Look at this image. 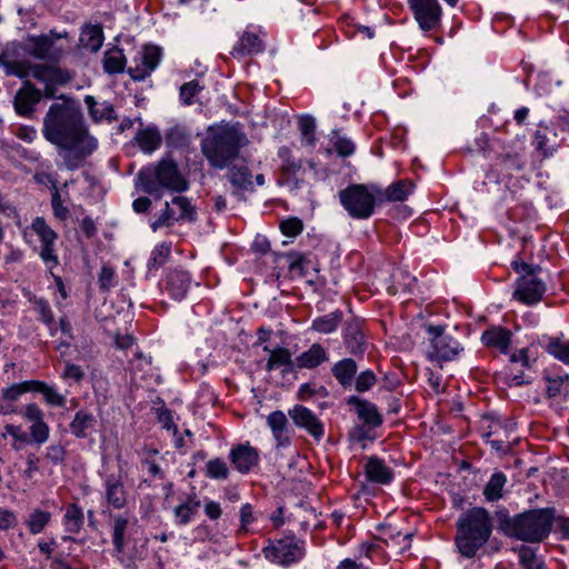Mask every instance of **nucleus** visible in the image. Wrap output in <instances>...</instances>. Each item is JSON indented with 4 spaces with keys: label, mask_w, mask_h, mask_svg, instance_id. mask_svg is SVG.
<instances>
[{
    "label": "nucleus",
    "mask_w": 569,
    "mask_h": 569,
    "mask_svg": "<svg viewBox=\"0 0 569 569\" xmlns=\"http://www.w3.org/2000/svg\"><path fill=\"white\" fill-rule=\"evenodd\" d=\"M366 475L370 481L386 485L392 479V471L376 457L366 465Z\"/></svg>",
    "instance_id": "nucleus-20"
},
{
    "label": "nucleus",
    "mask_w": 569,
    "mask_h": 569,
    "mask_svg": "<svg viewBox=\"0 0 569 569\" xmlns=\"http://www.w3.org/2000/svg\"><path fill=\"white\" fill-rule=\"evenodd\" d=\"M428 332L432 336L431 350L428 351V357L431 360H436L438 362L447 361L458 353V343L443 336L442 327L430 326L428 328Z\"/></svg>",
    "instance_id": "nucleus-9"
},
{
    "label": "nucleus",
    "mask_w": 569,
    "mask_h": 569,
    "mask_svg": "<svg viewBox=\"0 0 569 569\" xmlns=\"http://www.w3.org/2000/svg\"><path fill=\"white\" fill-rule=\"evenodd\" d=\"M128 525V520L123 517H117L114 519V527H113V542L116 546V549L120 552L123 547V536L124 531Z\"/></svg>",
    "instance_id": "nucleus-47"
},
{
    "label": "nucleus",
    "mask_w": 569,
    "mask_h": 569,
    "mask_svg": "<svg viewBox=\"0 0 569 569\" xmlns=\"http://www.w3.org/2000/svg\"><path fill=\"white\" fill-rule=\"evenodd\" d=\"M93 417L89 413L78 412L70 425L71 431L77 437H84L86 430L92 426Z\"/></svg>",
    "instance_id": "nucleus-41"
},
{
    "label": "nucleus",
    "mask_w": 569,
    "mask_h": 569,
    "mask_svg": "<svg viewBox=\"0 0 569 569\" xmlns=\"http://www.w3.org/2000/svg\"><path fill=\"white\" fill-rule=\"evenodd\" d=\"M193 219V209L187 198L177 196L172 199L171 204L166 203V210L162 216L152 223V229L168 224L170 219Z\"/></svg>",
    "instance_id": "nucleus-12"
},
{
    "label": "nucleus",
    "mask_w": 569,
    "mask_h": 569,
    "mask_svg": "<svg viewBox=\"0 0 569 569\" xmlns=\"http://www.w3.org/2000/svg\"><path fill=\"white\" fill-rule=\"evenodd\" d=\"M29 390H33V381H26V382L17 383V385L9 387L3 390L2 397L4 400L14 401L22 393H24Z\"/></svg>",
    "instance_id": "nucleus-46"
},
{
    "label": "nucleus",
    "mask_w": 569,
    "mask_h": 569,
    "mask_svg": "<svg viewBox=\"0 0 569 569\" xmlns=\"http://www.w3.org/2000/svg\"><path fill=\"white\" fill-rule=\"evenodd\" d=\"M207 475L214 479H226L229 470L227 465L220 459H213L206 465Z\"/></svg>",
    "instance_id": "nucleus-44"
},
{
    "label": "nucleus",
    "mask_w": 569,
    "mask_h": 569,
    "mask_svg": "<svg viewBox=\"0 0 569 569\" xmlns=\"http://www.w3.org/2000/svg\"><path fill=\"white\" fill-rule=\"evenodd\" d=\"M231 460L240 472H248L258 462V453L252 447L240 445L231 452Z\"/></svg>",
    "instance_id": "nucleus-16"
},
{
    "label": "nucleus",
    "mask_w": 569,
    "mask_h": 569,
    "mask_svg": "<svg viewBox=\"0 0 569 569\" xmlns=\"http://www.w3.org/2000/svg\"><path fill=\"white\" fill-rule=\"evenodd\" d=\"M499 528L508 536L523 541L539 542L543 540L552 525L553 515L550 509L530 510L510 518L505 511H498Z\"/></svg>",
    "instance_id": "nucleus-2"
},
{
    "label": "nucleus",
    "mask_w": 569,
    "mask_h": 569,
    "mask_svg": "<svg viewBox=\"0 0 569 569\" xmlns=\"http://www.w3.org/2000/svg\"><path fill=\"white\" fill-rule=\"evenodd\" d=\"M19 56V51L18 54H13L11 44L9 43L6 50L0 54V64L4 67L8 74H14L19 78H26L31 72L33 78L47 83L44 90L47 97H53V84H64L70 79L68 73L53 66H31L26 61L11 60V58Z\"/></svg>",
    "instance_id": "nucleus-5"
},
{
    "label": "nucleus",
    "mask_w": 569,
    "mask_h": 569,
    "mask_svg": "<svg viewBox=\"0 0 569 569\" xmlns=\"http://www.w3.org/2000/svg\"><path fill=\"white\" fill-rule=\"evenodd\" d=\"M7 435H10L13 440L17 439L18 442H28L27 436L22 433L20 428L17 426L7 425L2 437L6 438Z\"/></svg>",
    "instance_id": "nucleus-61"
},
{
    "label": "nucleus",
    "mask_w": 569,
    "mask_h": 569,
    "mask_svg": "<svg viewBox=\"0 0 569 569\" xmlns=\"http://www.w3.org/2000/svg\"><path fill=\"white\" fill-rule=\"evenodd\" d=\"M280 229L286 236H297L302 230V222L298 218H290L281 222Z\"/></svg>",
    "instance_id": "nucleus-50"
},
{
    "label": "nucleus",
    "mask_w": 569,
    "mask_h": 569,
    "mask_svg": "<svg viewBox=\"0 0 569 569\" xmlns=\"http://www.w3.org/2000/svg\"><path fill=\"white\" fill-rule=\"evenodd\" d=\"M309 262L310 261L306 257L300 256L297 260L290 263V270L292 272H297L299 276H303L307 273V267Z\"/></svg>",
    "instance_id": "nucleus-63"
},
{
    "label": "nucleus",
    "mask_w": 569,
    "mask_h": 569,
    "mask_svg": "<svg viewBox=\"0 0 569 569\" xmlns=\"http://www.w3.org/2000/svg\"><path fill=\"white\" fill-rule=\"evenodd\" d=\"M247 144L236 128H220L202 141V152L211 166L222 169L238 161V149Z\"/></svg>",
    "instance_id": "nucleus-4"
},
{
    "label": "nucleus",
    "mask_w": 569,
    "mask_h": 569,
    "mask_svg": "<svg viewBox=\"0 0 569 569\" xmlns=\"http://www.w3.org/2000/svg\"><path fill=\"white\" fill-rule=\"evenodd\" d=\"M289 415L297 426L306 428L313 437L320 438L323 433L322 425L306 407L296 406Z\"/></svg>",
    "instance_id": "nucleus-14"
},
{
    "label": "nucleus",
    "mask_w": 569,
    "mask_h": 569,
    "mask_svg": "<svg viewBox=\"0 0 569 569\" xmlns=\"http://www.w3.org/2000/svg\"><path fill=\"white\" fill-rule=\"evenodd\" d=\"M363 343L362 332L357 323L347 327L346 345L352 353L361 352Z\"/></svg>",
    "instance_id": "nucleus-31"
},
{
    "label": "nucleus",
    "mask_w": 569,
    "mask_h": 569,
    "mask_svg": "<svg viewBox=\"0 0 569 569\" xmlns=\"http://www.w3.org/2000/svg\"><path fill=\"white\" fill-rule=\"evenodd\" d=\"M33 390L41 392L49 405L63 407L66 403L64 397L59 395L53 388L40 381H33Z\"/></svg>",
    "instance_id": "nucleus-33"
},
{
    "label": "nucleus",
    "mask_w": 569,
    "mask_h": 569,
    "mask_svg": "<svg viewBox=\"0 0 569 569\" xmlns=\"http://www.w3.org/2000/svg\"><path fill=\"white\" fill-rule=\"evenodd\" d=\"M54 463H59L64 458V449L60 445L50 446L46 456Z\"/></svg>",
    "instance_id": "nucleus-60"
},
{
    "label": "nucleus",
    "mask_w": 569,
    "mask_h": 569,
    "mask_svg": "<svg viewBox=\"0 0 569 569\" xmlns=\"http://www.w3.org/2000/svg\"><path fill=\"white\" fill-rule=\"evenodd\" d=\"M23 416L32 423L43 420V413L40 408L33 403L26 406Z\"/></svg>",
    "instance_id": "nucleus-57"
},
{
    "label": "nucleus",
    "mask_w": 569,
    "mask_h": 569,
    "mask_svg": "<svg viewBox=\"0 0 569 569\" xmlns=\"http://www.w3.org/2000/svg\"><path fill=\"white\" fill-rule=\"evenodd\" d=\"M520 562L525 569H542L543 562L537 557L536 552L528 547L519 551Z\"/></svg>",
    "instance_id": "nucleus-43"
},
{
    "label": "nucleus",
    "mask_w": 569,
    "mask_h": 569,
    "mask_svg": "<svg viewBox=\"0 0 569 569\" xmlns=\"http://www.w3.org/2000/svg\"><path fill=\"white\" fill-rule=\"evenodd\" d=\"M166 142L176 149H187L190 146V134L182 127L176 126L166 133Z\"/></svg>",
    "instance_id": "nucleus-27"
},
{
    "label": "nucleus",
    "mask_w": 569,
    "mask_h": 569,
    "mask_svg": "<svg viewBox=\"0 0 569 569\" xmlns=\"http://www.w3.org/2000/svg\"><path fill=\"white\" fill-rule=\"evenodd\" d=\"M272 561L289 565L302 556V550L296 543L280 540L271 548Z\"/></svg>",
    "instance_id": "nucleus-15"
},
{
    "label": "nucleus",
    "mask_w": 569,
    "mask_h": 569,
    "mask_svg": "<svg viewBox=\"0 0 569 569\" xmlns=\"http://www.w3.org/2000/svg\"><path fill=\"white\" fill-rule=\"evenodd\" d=\"M262 49V42L254 33H244L236 50L240 53H256Z\"/></svg>",
    "instance_id": "nucleus-35"
},
{
    "label": "nucleus",
    "mask_w": 569,
    "mask_h": 569,
    "mask_svg": "<svg viewBox=\"0 0 569 569\" xmlns=\"http://www.w3.org/2000/svg\"><path fill=\"white\" fill-rule=\"evenodd\" d=\"M340 202L356 219H367L375 209V196L363 184H351L339 193Z\"/></svg>",
    "instance_id": "nucleus-7"
},
{
    "label": "nucleus",
    "mask_w": 569,
    "mask_h": 569,
    "mask_svg": "<svg viewBox=\"0 0 569 569\" xmlns=\"http://www.w3.org/2000/svg\"><path fill=\"white\" fill-rule=\"evenodd\" d=\"M84 102L88 106L89 113L93 120L98 121L103 118L110 120L116 118L112 116L113 107L111 104L103 103L102 109L100 110L97 108V102L92 96H87Z\"/></svg>",
    "instance_id": "nucleus-32"
},
{
    "label": "nucleus",
    "mask_w": 569,
    "mask_h": 569,
    "mask_svg": "<svg viewBox=\"0 0 569 569\" xmlns=\"http://www.w3.org/2000/svg\"><path fill=\"white\" fill-rule=\"evenodd\" d=\"M379 530L383 531V536L379 539L382 540L385 543H391L396 541V539L400 538L401 531L397 530L396 528H392L391 526L381 525L378 527Z\"/></svg>",
    "instance_id": "nucleus-55"
},
{
    "label": "nucleus",
    "mask_w": 569,
    "mask_h": 569,
    "mask_svg": "<svg viewBox=\"0 0 569 569\" xmlns=\"http://www.w3.org/2000/svg\"><path fill=\"white\" fill-rule=\"evenodd\" d=\"M156 178L158 182L170 190L183 191L188 183L178 169V164L169 158L159 162L156 169Z\"/></svg>",
    "instance_id": "nucleus-11"
},
{
    "label": "nucleus",
    "mask_w": 569,
    "mask_h": 569,
    "mask_svg": "<svg viewBox=\"0 0 569 569\" xmlns=\"http://www.w3.org/2000/svg\"><path fill=\"white\" fill-rule=\"evenodd\" d=\"M52 208L54 211V214L61 219L64 220L68 217L69 210L61 203L60 194L58 191H56L52 196Z\"/></svg>",
    "instance_id": "nucleus-58"
},
{
    "label": "nucleus",
    "mask_w": 569,
    "mask_h": 569,
    "mask_svg": "<svg viewBox=\"0 0 569 569\" xmlns=\"http://www.w3.org/2000/svg\"><path fill=\"white\" fill-rule=\"evenodd\" d=\"M124 68V57L120 50H110L104 58V69L109 73H117Z\"/></svg>",
    "instance_id": "nucleus-37"
},
{
    "label": "nucleus",
    "mask_w": 569,
    "mask_h": 569,
    "mask_svg": "<svg viewBox=\"0 0 569 569\" xmlns=\"http://www.w3.org/2000/svg\"><path fill=\"white\" fill-rule=\"evenodd\" d=\"M40 257L46 263H52L53 266L58 264V258L53 253L52 244H42Z\"/></svg>",
    "instance_id": "nucleus-64"
},
{
    "label": "nucleus",
    "mask_w": 569,
    "mask_h": 569,
    "mask_svg": "<svg viewBox=\"0 0 569 569\" xmlns=\"http://www.w3.org/2000/svg\"><path fill=\"white\" fill-rule=\"evenodd\" d=\"M134 141L143 152L151 153L159 148L162 138L157 128L148 127L137 132Z\"/></svg>",
    "instance_id": "nucleus-17"
},
{
    "label": "nucleus",
    "mask_w": 569,
    "mask_h": 569,
    "mask_svg": "<svg viewBox=\"0 0 569 569\" xmlns=\"http://www.w3.org/2000/svg\"><path fill=\"white\" fill-rule=\"evenodd\" d=\"M296 360L300 368H316L326 360V351L320 345L315 343L308 351L303 352Z\"/></svg>",
    "instance_id": "nucleus-23"
},
{
    "label": "nucleus",
    "mask_w": 569,
    "mask_h": 569,
    "mask_svg": "<svg viewBox=\"0 0 569 569\" xmlns=\"http://www.w3.org/2000/svg\"><path fill=\"white\" fill-rule=\"evenodd\" d=\"M41 99V93L29 81L17 92L14 108L19 114L27 116L33 111L34 104Z\"/></svg>",
    "instance_id": "nucleus-13"
},
{
    "label": "nucleus",
    "mask_w": 569,
    "mask_h": 569,
    "mask_svg": "<svg viewBox=\"0 0 569 569\" xmlns=\"http://www.w3.org/2000/svg\"><path fill=\"white\" fill-rule=\"evenodd\" d=\"M413 183L408 180H399L389 186L383 194L388 201H405L412 191Z\"/></svg>",
    "instance_id": "nucleus-25"
},
{
    "label": "nucleus",
    "mask_w": 569,
    "mask_h": 569,
    "mask_svg": "<svg viewBox=\"0 0 569 569\" xmlns=\"http://www.w3.org/2000/svg\"><path fill=\"white\" fill-rule=\"evenodd\" d=\"M482 341L487 347L498 348L506 353L510 345V331L503 328H491L483 332Z\"/></svg>",
    "instance_id": "nucleus-18"
},
{
    "label": "nucleus",
    "mask_w": 569,
    "mask_h": 569,
    "mask_svg": "<svg viewBox=\"0 0 569 569\" xmlns=\"http://www.w3.org/2000/svg\"><path fill=\"white\" fill-rule=\"evenodd\" d=\"M283 173L287 178V181L290 182V180L293 178L292 181V188L299 187V180L296 179L297 173L301 170V163L300 162H288L282 168Z\"/></svg>",
    "instance_id": "nucleus-53"
},
{
    "label": "nucleus",
    "mask_w": 569,
    "mask_h": 569,
    "mask_svg": "<svg viewBox=\"0 0 569 569\" xmlns=\"http://www.w3.org/2000/svg\"><path fill=\"white\" fill-rule=\"evenodd\" d=\"M113 276L114 271L112 268L108 266L102 267L101 272L99 273V283L102 290H109Z\"/></svg>",
    "instance_id": "nucleus-56"
},
{
    "label": "nucleus",
    "mask_w": 569,
    "mask_h": 569,
    "mask_svg": "<svg viewBox=\"0 0 569 569\" xmlns=\"http://www.w3.org/2000/svg\"><path fill=\"white\" fill-rule=\"evenodd\" d=\"M376 382V376L372 371H365L360 373L356 380V389L359 392H363L371 388Z\"/></svg>",
    "instance_id": "nucleus-52"
},
{
    "label": "nucleus",
    "mask_w": 569,
    "mask_h": 569,
    "mask_svg": "<svg viewBox=\"0 0 569 569\" xmlns=\"http://www.w3.org/2000/svg\"><path fill=\"white\" fill-rule=\"evenodd\" d=\"M232 164V168H231V171H230V181L233 186H237L239 188H248L249 186L252 184V181H251V172L249 171V169L247 168V166H244L243 163H231Z\"/></svg>",
    "instance_id": "nucleus-29"
},
{
    "label": "nucleus",
    "mask_w": 569,
    "mask_h": 569,
    "mask_svg": "<svg viewBox=\"0 0 569 569\" xmlns=\"http://www.w3.org/2000/svg\"><path fill=\"white\" fill-rule=\"evenodd\" d=\"M548 350L562 362L569 363V343L562 345L555 341L549 345Z\"/></svg>",
    "instance_id": "nucleus-51"
},
{
    "label": "nucleus",
    "mask_w": 569,
    "mask_h": 569,
    "mask_svg": "<svg viewBox=\"0 0 569 569\" xmlns=\"http://www.w3.org/2000/svg\"><path fill=\"white\" fill-rule=\"evenodd\" d=\"M506 483V477L502 473H495L487 486L485 487L483 495L490 500H497L502 497V488Z\"/></svg>",
    "instance_id": "nucleus-30"
},
{
    "label": "nucleus",
    "mask_w": 569,
    "mask_h": 569,
    "mask_svg": "<svg viewBox=\"0 0 569 569\" xmlns=\"http://www.w3.org/2000/svg\"><path fill=\"white\" fill-rule=\"evenodd\" d=\"M51 519V515L46 511L34 510L28 520V527L32 533H39L48 525Z\"/></svg>",
    "instance_id": "nucleus-42"
},
{
    "label": "nucleus",
    "mask_w": 569,
    "mask_h": 569,
    "mask_svg": "<svg viewBox=\"0 0 569 569\" xmlns=\"http://www.w3.org/2000/svg\"><path fill=\"white\" fill-rule=\"evenodd\" d=\"M349 403L356 405L358 417L366 423L377 427L381 425V417L375 405L363 401L357 397H351Z\"/></svg>",
    "instance_id": "nucleus-19"
},
{
    "label": "nucleus",
    "mask_w": 569,
    "mask_h": 569,
    "mask_svg": "<svg viewBox=\"0 0 569 569\" xmlns=\"http://www.w3.org/2000/svg\"><path fill=\"white\" fill-rule=\"evenodd\" d=\"M66 519L72 526L71 528H69V530L72 532H77L80 529L83 520L81 508L76 503L69 505L66 512Z\"/></svg>",
    "instance_id": "nucleus-45"
},
{
    "label": "nucleus",
    "mask_w": 569,
    "mask_h": 569,
    "mask_svg": "<svg viewBox=\"0 0 569 569\" xmlns=\"http://www.w3.org/2000/svg\"><path fill=\"white\" fill-rule=\"evenodd\" d=\"M102 40V31L98 27L86 28L80 38L82 47L91 52H97L101 48Z\"/></svg>",
    "instance_id": "nucleus-26"
},
{
    "label": "nucleus",
    "mask_w": 569,
    "mask_h": 569,
    "mask_svg": "<svg viewBox=\"0 0 569 569\" xmlns=\"http://www.w3.org/2000/svg\"><path fill=\"white\" fill-rule=\"evenodd\" d=\"M420 28L425 31L433 29L440 20L441 8L437 0H408Z\"/></svg>",
    "instance_id": "nucleus-10"
},
{
    "label": "nucleus",
    "mask_w": 569,
    "mask_h": 569,
    "mask_svg": "<svg viewBox=\"0 0 569 569\" xmlns=\"http://www.w3.org/2000/svg\"><path fill=\"white\" fill-rule=\"evenodd\" d=\"M331 141L335 148V151L340 157H349L355 152V144L351 140L341 137L337 130L332 131Z\"/></svg>",
    "instance_id": "nucleus-36"
},
{
    "label": "nucleus",
    "mask_w": 569,
    "mask_h": 569,
    "mask_svg": "<svg viewBox=\"0 0 569 569\" xmlns=\"http://www.w3.org/2000/svg\"><path fill=\"white\" fill-rule=\"evenodd\" d=\"M189 286L190 278L184 271L174 270L170 272L168 277L167 289L172 295L173 298H183Z\"/></svg>",
    "instance_id": "nucleus-21"
},
{
    "label": "nucleus",
    "mask_w": 569,
    "mask_h": 569,
    "mask_svg": "<svg viewBox=\"0 0 569 569\" xmlns=\"http://www.w3.org/2000/svg\"><path fill=\"white\" fill-rule=\"evenodd\" d=\"M263 350L270 352V358L267 362L268 371L272 370L277 366L291 365V355L287 349L278 348L276 350H269V348L266 346Z\"/></svg>",
    "instance_id": "nucleus-34"
},
{
    "label": "nucleus",
    "mask_w": 569,
    "mask_h": 569,
    "mask_svg": "<svg viewBox=\"0 0 569 569\" xmlns=\"http://www.w3.org/2000/svg\"><path fill=\"white\" fill-rule=\"evenodd\" d=\"M513 268L517 272L521 273L517 281L513 297L526 305L539 302L547 289L546 283L538 278L541 267L529 264L525 261H515Z\"/></svg>",
    "instance_id": "nucleus-6"
},
{
    "label": "nucleus",
    "mask_w": 569,
    "mask_h": 569,
    "mask_svg": "<svg viewBox=\"0 0 569 569\" xmlns=\"http://www.w3.org/2000/svg\"><path fill=\"white\" fill-rule=\"evenodd\" d=\"M30 435L34 442L41 445L49 438V427L43 420L32 423L30 427Z\"/></svg>",
    "instance_id": "nucleus-48"
},
{
    "label": "nucleus",
    "mask_w": 569,
    "mask_h": 569,
    "mask_svg": "<svg viewBox=\"0 0 569 569\" xmlns=\"http://www.w3.org/2000/svg\"><path fill=\"white\" fill-rule=\"evenodd\" d=\"M13 54L23 51L24 54L40 60H53L57 53L53 50V40L50 36H28L21 43L11 42Z\"/></svg>",
    "instance_id": "nucleus-8"
},
{
    "label": "nucleus",
    "mask_w": 569,
    "mask_h": 569,
    "mask_svg": "<svg viewBox=\"0 0 569 569\" xmlns=\"http://www.w3.org/2000/svg\"><path fill=\"white\" fill-rule=\"evenodd\" d=\"M332 372L342 386H349L357 372V363L352 359H343L333 366Z\"/></svg>",
    "instance_id": "nucleus-24"
},
{
    "label": "nucleus",
    "mask_w": 569,
    "mask_h": 569,
    "mask_svg": "<svg viewBox=\"0 0 569 569\" xmlns=\"http://www.w3.org/2000/svg\"><path fill=\"white\" fill-rule=\"evenodd\" d=\"M42 134L58 148L68 168H77L98 148L82 112L70 102L53 103L43 118Z\"/></svg>",
    "instance_id": "nucleus-1"
},
{
    "label": "nucleus",
    "mask_w": 569,
    "mask_h": 569,
    "mask_svg": "<svg viewBox=\"0 0 569 569\" xmlns=\"http://www.w3.org/2000/svg\"><path fill=\"white\" fill-rule=\"evenodd\" d=\"M491 530V519L486 509L477 507L468 510L457 522L455 542L459 552L467 558L476 556L489 540Z\"/></svg>",
    "instance_id": "nucleus-3"
},
{
    "label": "nucleus",
    "mask_w": 569,
    "mask_h": 569,
    "mask_svg": "<svg viewBox=\"0 0 569 569\" xmlns=\"http://www.w3.org/2000/svg\"><path fill=\"white\" fill-rule=\"evenodd\" d=\"M299 123L302 136L307 139L309 144H312L315 141V119L311 116H302L299 120Z\"/></svg>",
    "instance_id": "nucleus-49"
},
{
    "label": "nucleus",
    "mask_w": 569,
    "mask_h": 569,
    "mask_svg": "<svg viewBox=\"0 0 569 569\" xmlns=\"http://www.w3.org/2000/svg\"><path fill=\"white\" fill-rule=\"evenodd\" d=\"M340 322V316L338 313H331L313 321L312 328L321 333L332 332Z\"/></svg>",
    "instance_id": "nucleus-39"
},
{
    "label": "nucleus",
    "mask_w": 569,
    "mask_h": 569,
    "mask_svg": "<svg viewBox=\"0 0 569 569\" xmlns=\"http://www.w3.org/2000/svg\"><path fill=\"white\" fill-rule=\"evenodd\" d=\"M32 229L40 237L42 244H53L57 234L56 232L46 223L43 218H36L32 222Z\"/></svg>",
    "instance_id": "nucleus-38"
},
{
    "label": "nucleus",
    "mask_w": 569,
    "mask_h": 569,
    "mask_svg": "<svg viewBox=\"0 0 569 569\" xmlns=\"http://www.w3.org/2000/svg\"><path fill=\"white\" fill-rule=\"evenodd\" d=\"M160 60V48L156 46H146L143 49L142 61L148 72H142L136 78H143L146 73L152 71L159 63Z\"/></svg>",
    "instance_id": "nucleus-40"
},
{
    "label": "nucleus",
    "mask_w": 569,
    "mask_h": 569,
    "mask_svg": "<svg viewBox=\"0 0 569 569\" xmlns=\"http://www.w3.org/2000/svg\"><path fill=\"white\" fill-rule=\"evenodd\" d=\"M169 253H170V247L169 246H167V244L160 246L158 248L157 256L151 258V260L149 261V266L150 267H157L158 264L163 263V261L169 256Z\"/></svg>",
    "instance_id": "nucleus-62"
},
{
    "label": "nucleus",
    "mask_w": 569,
    "mask_h": 569,
    "mask_svg": "<svg viewBox=\"0 0 569 569\" xmlns=\"http://www.w3.org/2000/svg\"><path fill=\"white\" fill-rule=\"evenodd\" d=\"M17 523L16 516L9 510L0 509V530H7Z\"/></svg>",
    "instance_id": "nucleus-59"
},
{
    "label": "nucleus",
    "mask_w": 569,
    "mask_h": 569,
    "mask_svg": "<svg viewBox=\"0 0 569 569\" xmlns=\"http://www.w3.org/2000/svg\"><path fill=\"white\" fill-rule=\"evenodd\" d=\"M287 423V417L281 411H274L268 417V425L270 426L278 445H283L288 441V438L283 437Z\"/></svg>",
    "instance_id": "nucleus-28"
},
{
    "label": "nucleus",
    "mask_w": 569,
    "mask_h": 569,
    "mask_svg": "<svg viewBox=\"0 0 569 569\" xmlns=\"http://www.w3.org/2000/svg\"><path fill=\"white\" fill-rule=\"evenodd\" d=\"M200 90V86L197 81H190L184 83L180 88V96L187 104H190L192 97Z\"/></svg>",
    "instance_id": "nucleus-54"
},
{
    "label": "nucleus",
    "mask_w": 569,
    "mask_h": 569,
    "mask_svg": "<svg viewBox=\"0 0 569 569\" xmlns=\"http://www.w3.org/2000/svg\"><path fill=\"white\" fill-rule=\"evenodd\" d=\"M107 501L109 505L117 509H121L124 507L127 499L123 489V485L119 479L109 478L107 480V491H106Z\"/></svg>",
    "instance_id": "nucleus-22"
}]
</instances>
